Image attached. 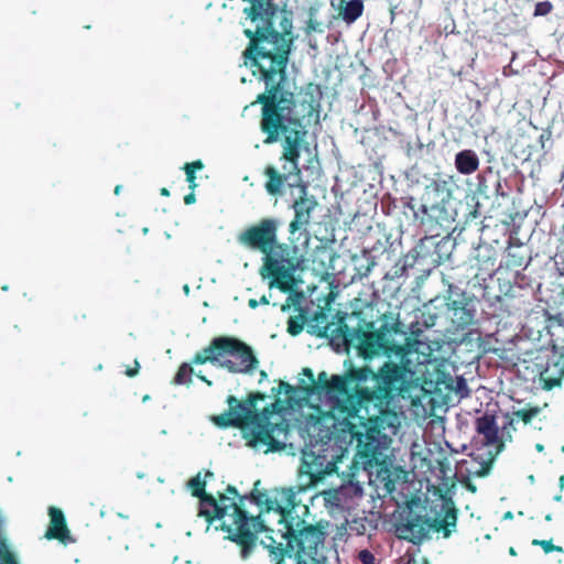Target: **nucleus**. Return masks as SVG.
Wrapping results in <instances>:
<instances>
[{
    "label": "nucleus",
    "instance_id": "f257e3e1",
    "mask_svg": "<svg viewBox=\"0 0 564 564\" xmlns=\"http://www.w3.org/2000/svg\"><path fill=\"white\" fill-rule=\"evenodd\" d=\"M412 371L386 362L375 373L364 367L345 376L318 373L315 393L333 402L323 422H332L333 433L348 434L356 442L357 457L365 466L380 464L400 427L397 413L382 410L391 391L409 392L413 387Z\"/></svg>",
    "mask_w": 564,
    "mask_h": 564
},
{
    "label": "nucleus",
    "instance_id": "f03ea898",
    "mask_svg": "<svg viewBox=\"0 0 564 564\" xmlns=\"http://www.w3.org/2000/svg\"><path fill=\"white\" fill-rule=\"evenodd\" d=\"M256 102L263 104L261 129L268 134L265 143H273L279 134H284L282 160L289 164L283 166V174H280L273 166H268L265 175L269 181L267 191L272 194L281 192L283 182L290 176H299L300 169L297 159L302 150H308L304 144L302 120L299 106L294 105L293 96L280 89V85L267 87V91L258 96Z\"/></svg>",
    "mask_w": 564,
    "mask_h": 564
},
{
    "label": "nucleus",
    "instance_id": "7ed1b4c3",
    "mask_svg": "<svg viewBox=\"0 0 564 564\" xmlns=\"http://www.w3.org/2000/svg\"><path fill=\"white\" fill-rule=\"evenodd\" d=\"M257 502L267 506L265 512L249 519L243 514V521L257 520L260 523V528L257 530L251 527V531L254 533L249 544L248 555L256 544L259 533L268 531L274 533V530H269L265 525V522L270 521L269 517L273 516L276 518L280 528L275 532V536H267L270 542L261 540V543L281 552V558L276 564H313L314 555L318 544L322 543V539L319 534L313 531H300L299 534H295L294 525L297 527L299 522L293 523V513H296L297 508L306 510L305 506H300L296 494L292 489L275 490L265 499H263V495L258 496Z\"/></svg>",
    "mask_w": 564,
    "mask_h": 564
},
{
    "label": "nucleus",
    "instance_id": "20e7f679",
    "mask_svg": "<svg viewBox=\"0 0 564 564\" xmlns=\"http://www.w3.org/2000/svg\"><path fill=\"white\" fill-rule=\"evenodd\" d=\"M208 476H212V474L206 473L204 477L197 474L188 481L192 494L200 498L197 517L203 518V520H196V523L200 522L205 531L214 527L215 530L225 532L227 539L241 545V557L247 560L250 546L248 544H250L254 533L251 531V527L257 530L260 528V523L257 520L243 521V511L236 501L238 495L234 489H228L227 494L219 495L218 498L210 495L202 497L206 485L205 478Z\"/></svg>",
    "mask_w": 564,
    "mask_h": 564
},
{
    "label": "nucleus",
    "instance_id": "39448f33",
    "mask_svg": "<svg viewBox=\"0 0 564 564\" xmlns=\"http://www.w3.org/2000/svg\"><path fill=\"white\" fill-rule=\"evenodd\" d=\"M228 405L227 412L213 419L218 426H241L243 437L250 447L271 444L275 427H269L265 413L253 415V404L240 402L235 397L228 398Z\"/></svg>",
    "mask_w": 564,
    "mask_h": 564
},
{
    "label": "nucleus",
    "instance_id": "423d86ee",
    "mask_svg": "<svg viewBox=\"0 0 564 564\" xmlns=\"http://www.w3.org/2000/svg\"><path fill=\"white\" fill-rule=\"evenodd\" d=\"M206 362L236 373H249L258 367L251 348L232 337L215 338L208 347L196 354L194 364Z\"/></svg>",
    "mask_w": 564,
    "mask_h": 564
},
{
    "label": "nucleus",
    "instance_id": "0eeeda50",
    "mask_svg": "<svg viewBox=\"0 0 564 564\" xmlns=\"http://www.w3.org/2000/svg\"><path fill=\"white\" fill-rule=\"evenodd\" d=\"M278 223L274 219H263L238 236V241L249 248L259 249L264 254V261L269 260L272 267L273 256L286 253V247L276 241Z\"/></svg>",
    "mask_w": 564,
    "mask_h": 564
},
{
    "label": "nucleus",
    "instance_id": "6e6552de",
    "mask_svg": "<svg viewBox=\"0 0 564 564\" xmlns=\"http://www.w3.org/2000/svg\"><path fill=\"white\" fill-rule=\"evenodd\" d=\"M390 333L383 332H351L344 333L345 341L358 349L365 358H372L379 355H400L403 348L395 345Z\"/></svg>",
    "mask_w": 564,
    "mask_h": 564
},
{
    "label": "nucleus",
    "instance_id": "1a4fd4ad",
    "mask_svg": "<svg viewBox=\"0 0 564 564\" xmlns=\"http://www.w3.org/2000/svg\"><path fill=\"white\" fill-rule=\"evenodd\" d=\"M285 253L273 256L272 261L274 264L269 267V260L264 261L261 269V275L263 278L273 276L274 279L270 282L269 286H276L283 292H288L294 286V268L291 265L290 260L284 258Z\"/></svg>",
    "mask_w": 564,
    "mask_h": 564
},
{
    "label": "nucleus",
    "instance_id": "9d476101",
    "mask_svg": "<svg viewBox=\"0 0 564 564\" xmlns=\"http://www.w3.org/2000/svg\"><path fill=\"white\" fill-rule=\"evenodd\" d=\"M50 523L45 531V539L57 540L64 545L75 543V539L67 528L64 513L61 509L51 507L48 509Z\"/></svg>",
    "mask_w": 564,
    "mask_h": 564
},
{
    "label": "nucleus",
    "instance_id": "9b49d317",
    "mask_svg": "<svg viewBox=\"0 0 564 564\" xmlns=\"http://www.w3.org/2000/svg\"><path fill=\"white\" fill-rule=\"evenodd\" d=\"M332 7L336 11L337 18L348 24L355 22L364 11L361 0H332Z\"/></svg>",
    "mask_w": 564,
    "mask_h": 564
},
{
    "label": "nucleus",
    "instance_id": "f8f14e48",
    "mask_svg": "<svg viewBox=\"0 0 564 564\" xmlns=\"http://www.w3.org/2000/svg\"><path fill=\"white\" fill-rule=\"evenodd\" d=\"M477 431L484 437L486 445L491 446L498 453L501 448V441L498 435V426L490 416H481L477 420Z\"/></svg>",
    "mask_w": 564,
    "mask_h": 564
},
{
    "label": "nucleus",
    "instance_id": "ddd939ff",
    "mask_svg": "<svg viewBox=\"0 0 564 564\" xmlns=\"http://www.w3.org/2000/svg\"><path fill=\"white\" fill-rule=\"evenodd\" d=\"M312 208H313V204L305 198H301L295 202V204H294L295 218L290 224V231L292 234H294L301 227L308 224L310 218H311Z\"/></svg>",
    "mask_w": 564,
    "mask_h": 564
},
{
    "label": "nucleus",
    "instance_id": "4468645a",
    "mask_svg": "<svg viewBox=\"0 0 564 564\" xmlns=\"http://www.w3.org/2000/svg\"><path fill=\"white\" fill-rule=\"evenodd\" d=\"M455 163L460 173L470 174L478 167V158L473 151L466 150L456 155Z\"/></svg>",
    "mask_w": 564,
    "mask_h": 564
},
{
    "label": "nucleus",
    "instance_id": "2eb2a0df",
    "mask_svg": "<svg viewBox=\"0 0 564 564\" xmlns=\"http://www.w3.org/2000/svg\"><path fill=\"white\" fill-rule=\"evenodd\" d=\"M456 525V513L452 509H446L444 514L440 518H435L433 523L430 524L435 531L444 532V536L447 538L451 534L452 528Z\"/></svg>",
    "mask_w": 564,
    "mask_h": 564
},
{
    "label": "nucleus",
    "instance_id": "dca6fc26",
    "mask_svg": "<svg viewBox=\"0 0 564 564\" xmlns=\"http://www.w3.org/2000/svg\"><path fill=\"white\" fill-rule=\"evenodd\" d=\"M191 373H195L200 380L206 382L208 386H212V382L207 380L204 376L195 372L192 368H189L187 365H182L175 376V382L178 384H183L187 382V377Z\"/></svg>",
    "mask_w": 564,
    "mask_h": 564
},
{
    "label": "nucleus",
    "instance_id": "f3484780",
    "mask_svg": "<svg viewBox=\"0 0 564 564\" xmlns=\"http://www.w3.org/2000/svg\"><path fill=\"white\" fill-rule=\"evenodd\" d=\"M203 167H204V164L202 161H194L192 163L185 164L184 170L186 173V178H187V182L189 183V187L192 189H194L197 186L196 182H195L194 173L196 170H202Z\"/></svg>",
    "mask_w": 564,
    "mask_h": 564
},
{
    "label": "nucleus",
    "instance_id": "a211bd4d",
    "mask_svg": "<svg viewBox=\"0 0 564 564\" xmlns=\"http://www.w3.org/2000/svg\"><path fill=\"white\" fill-rule=\"evenodd\" d=\"M333 471H335V465L332 463H328V465L326 466V469L324 471L314 469L313 467L308 466L307 464H306V469H305V473L310 474L312 477V480H314V481L321 479L322 474H332Z\"/></svg>",
    "mask_w": 564,
    "mask_h": 564
},
{
    "label": "nucleus",
    "instance_id": "6ab92c4d",
    "mask_svg": "<svg viewBox=\"0 0 564 564\" xmlns=\"http://www.w3.org/2000/svg\"><path fill=\"white\" fill-rule=\"evenodd\" d=\"M539 413V409L538 408H532V409H529V410H520L518 412H516V415L521 419L524 423H529L531 422V420L536 416Z\"/></svg>",
    "mask_w": 564,
    "mask_h": 564
},
{
    "label": "nucleus",
    "instance_id": "aec40b11",
    "mask_svg": "<svg viewBox=\"0 0 564 564\" xmlns=\"http://www.w3.org/2000/svg\"><path fill=\"white\" fill-rule=\"evenodd\" d=\"M534 545H540L545 553H550L552 551H562L561 547L558 546H555L553 545V543L551 541H546V540H533L532 542Z\"/></svg>",
    "mask_w": 564,
    "mask_h": 564
},
{
    "label": "nucleus",
    "instance_id": "412c9836",
    "mask_svg": "<svg viewBox=\"0 0 564 564\" xmlns=\"http://www.w3.org/2000/svg\"><path fill=\"white\" fill-rule=\"evenodd\" d=\"M324 500L326 503H329L332 506H338L339 505V497L338 492L335 490L324 491L323 492Z\"/></svg>",
    "mask_w": 564,
    "mask_h": 564
},
{
    "label": "nucleus",
    "instance_id": "4be33fe9",
    "mask_svg": "<svg viewBox=\"0 0 564 564\" xmlns=\"http://www.w3.org/2000/svg\"><path fill=\"white\" fill-rule=\"evenodd\" d=\"M303 329V325L297 323L294 318H290L288 323V332L291 335H297Z\"/></svg>",
    "mask_w": 564,
    "mask_h": 564
},
{
    "label": "nucleus",
    "instance_id": "5701e85b",
    "mask_svg": "<svg viewBox=\"0 0 564 564\" xmlns=\"http://www.w3.org/2000/svg\"><path fill=\"white\" fill-rule=\"evenodd\" d=\"M552 9L550 2H540L535 7V15H544L547 14Z\"/></svg>",
    "mask_w": 564,
    "mask_h": 564
},
{
    "label": "nucleus",
    "instance_id": "b1692460",
    "mask_svg": "<svg viewBox=\"0 0 564 564\" xmlns=\"http://www.w3.org/2000/svg\"><path fill=\"white\" fill-rule=\"evenodd\" d=\"M359 560L364 564H373L375 556L369 551L362 550V551L359 552Z\"/></svg>",
    "mask_w": 564,
    "mask_h": 564
},
{
    "label": "nucleus",
    "instance_id": "393cba45",
    "mask_svg": "<svg viewBox=\"0 0 564 564\" xmlns=\"http://www.w3.org/2000/svg\"><path fill=\"white\" fill-rule=\"evenodd\" d=\"M267 423L269 424V427H275V431H274V433H273V440H272L271 444H269V445H264V446H261L260 448H262V447H268V448H265V452H269V448H272V447H273V443H274V441H275V434H276L278 432H281V429L279 427V425H278V424H272V423L269 421V416H268V415H267Z\"/></svg>",
    "mask_w": 564,
    "mask_h": 564
},
{
    "label": "nucleus",
    "instance_id": "a878e982",
    "mask_svg": "<svg viewBox=\"0 0 564 564\" xmlns=\"http://www.w3.org/2000/svg\"><path fill=\"white\" fill-rule=\"evenodd\" d=\"M293 303H294V299H293L292 295H290L289 299H288V303L283 304L281 306V310L284 311V312L288 311L291 307V304H293Z\"/></svg>",
    "mask_w": 564,
    "mask_h": 564
},
{
    "label": "nucleus",
    "instance_id": "bb28decb",
    "mask_svg": "<svg viewBox=\"0 0 564 564\" xmlns=\"http://www.w3.org/2000/svg\"><path fill=\"white\" fill-rule=\"evenodd\" d=\"M138 369H139V362L135 361V368L134 369H127L126 371V375L129 376V377H133L138 373Z\"/></svg>",
    "mask_w": 564,
    "mask_h": 564
},
{
    "label": "nucleus",
    "instance_id": "cd10ccee",
    "mask_svg": "<svg viewBox=\"0 0 564 564\" xmlns=\"http://www.w3.org/2000/svg\"><path fill=\"white\" fill-rule=\"evenodd\" d=\"M184 202H185L186 205L193 204L195 202V195L193 193L186 195L184 197Z\"/></svg>",
    "mask_w": 564,
    "mask_h": 564
},
{
    "label": "nucleus",
    "instance_id": "c85d7f7f",
    "mask_svg": "<svg viewBox=\"0 0 564 564\" xmlns=\"http://www.w3.org/2000/svg\"><path fill=\"white\" fill-rule=\"evenodd\" d=\"M259 304H260V301H257V300H253V299L249 300V306L251 308H256Z\"/></svg>",
    "mask_w": 564,
    "mask_h": 564
},
{
    "label": "nucleus",
    "instance_id": "c756f323",
    "mask_svg": "<svg viewBox=\"0 0 564 564\" xmlns=\"http://www.w3.org/2000/svg\"><path fill=\"white\" fill-rule=\"evenodd\" d=\"M304 373H305V375H307V376L313 380V372H312V370H311V369L305 368V369H304Z\"/></svg>",
    "mask_w": 564,
    "mask_h": 564
},
{
    "label": "nucleus",
    "instance_id": "7c9ffc66",
    "mask_svg": "<svg viewBox=\"0 0 564 564\" xmlns=\"http://www.w3.org/2000/svg\"><path fill=\"white\" fill-rule=\"evenodd\" d=\"M121 188H122V186H121V185H117V186L115 187V194H116V195H119V194H120V192H121Z\"/></svg>",
    "mask_w": 564,
    "mask_h": 564
},
{
    "label": "nucleus",
    "instance_id": "2f4dec72",
    "mask_svg": "<svg viewBox=\"0 0 564 564\" xmlns=\"http://www.w3.org/2000/svg\"><path fill=\"white\" fill-rule=\"evenodd\" d=\"M260 303H261V304H269V300L267 299V296H264V295H263V296L260 299Z\"/></svg>",
    "mask_w": 564,
    "mask_h": 564
},
{
    "label": "nucleus",
    "instance_id": "473e14b6",
    "mask_svg": "<svg viewBox=\"0 0 564 564\" xmlns=\"http://www.w3.org/2000/svg\"><path fill=\"white\" fill-rule=\"evenodd\" d=\"M535 448H536L538 452H543L544 446L542 444H536Z\"/></svg>",
    "mask_w": 564,
    "mask_h": 564
},
{
    "label": "nucleus",
    "instance_id": "72a5a7b5",
    "mask_svg": "<svg viewBox=\"0 0 564 564\" xmlns=\"http://www.w3.org/2000/svg\"><path fill=\"white\" fill-rule=\"evenodd\" d=\"M161 194H162L163 196H169V194H170V193H169V191H167L166 188H162V189H161Z\"/></svg>",
    "mask_w": 564,
    "mask_h": 564
},
{
    "label": "nucleus",
    "instance_id": "f704fd0d",
    "mask_svg": "<svg viewBox=\"0 0 564 564\" xmlns=\"http://www.w3.org/2000/svg\"><path fill=\"white\" fill-rule=\"evenodd\" d=\"M505 519H512V513L509 511L505 514Z\"/></svg>",
    "mask_w": 564,
    "mask_h": 564
},
{
    "label": "nucleus",
    "instance_id": "c9c22d12",
    "mask_svg": "<svg viewBox=\"0 0 564 564\" xmlns=\"http://www.w3.org/2000/svg\"><path fill=\"white\" fill-rule=\"evenodd\" d=\"M545 520H546V521H551V520H552V516H551V514H547V516L545 517Z\"/></svg>",
    "mask_w": 564,
    "mask_h": 564
},
{
    "label": "nucleus",
    "instance_id": "e433bc0d",
    "mask_svg": "<svg viewBox=\"0 0 564 564\" xmlns=\"http://www.w3.org/2000/svg\"><path fill=\"white\" fill-rule=\"evenodd\" d=\"M509 552H510L511 555H516V552H514L513 547H510Z\"/></svg>",
    "mask_w": 564,
    "mask_h": 564
},
{
    "label": "nucleus",
    "instance_id": "4c0bfd02",
    "mask_svg": "<svg viewBox=\"0 0 564 564\" xmlns=\"http://www.w3.org/2000/svg\"><path fill=\"white\" fill-rule=\"evenodd\" d=\"M560 482H561V485L563 486V484H564V476H562V477L560 478Z\"/></svg>",
    "mask_w": 564,
    "mask_h": 564
},
{
    "label": "nucleus",
    "instance_id": "58836bf2",
    "mask_svg": "<svg viewBox=\"0 0 564 564\" xmlns=\"http://www.w3.org/2000/svg\"><path fill=\"white\" fill-rule=\"evenodd\" d=\"M184 291H185L186 293H188L189 289H188V286H187V285H185V286H184Z\"/></svg>",
    "mask_w": 564,
    "mask_h": 564
},
{
    "label": "nucleus",
    "instance_id": "ea45409f",
    "mask_svg": "<svg viewBox=\"0 0 564 564\" xmlns=\"http://www.w3.org/2000/svg\"><path fill=\"white\" fill-rule=\"evenodd\" d=\"M529 479H530L531 482L534 481V477L532 475L529 477Z\"/></svg>",
    "mask_w": 564,
    "mask_h": 564
},
{
    "label": "nucleus",
    "instance_id": "a19ab883",
    "mask_svg": "<svg viewBox=\"0 0 564 564\" xmlns=\"http://www.w3.org/2000/svg\"><path fill=\"white\" fill-rule=\"evenodd\" d=\"M562 452H564V446L562 447Z\"/></svg>",
    "mask_w": 564,
    "mask_h": 564
}]
</instances>
